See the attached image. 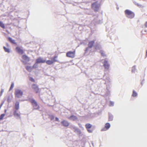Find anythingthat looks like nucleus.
<instances>
[{
  "mask_svg": "<svg viewBox=\"0 0 147 147\" xmlns=\"http://www.w3.org/2000/svg\"><path fill=\"white\" fill-rule=\"evenodd\" d=\"M100 53L101 54V56L103 57H105L107 56L105 54V53L104 51L102 50H100Z\"/></svg>",
  "mask_w": 147,
  "mask_h": 147,
  "instance_id": "23",
  "label": "nucleus"
},
{
  "mask_svg": "<svg viewBox=\"0 0 147 147\" xmlns=\"http://www.w3.org/2000/svg\"><path fill=\"white\" fill-rule=\"evenodd\" d=\"M75 133L79 136H82V132L80 129L78 127H77L73 131Z\"/></svg>",
  "mask_w": 147,
  "mask_h": 147,
  "instance_id": "10",
  "label": "nucleus"
},
{
  "mask_svg": "<svg viewBox=\"0 0 147 147\" xmlns=\"http://www.w3.org/2000/svg\"><path fill=\"white\" fill-rule=\"evenodd\" d=\"M8 40L11 43L15 44H16V43L15 42V40H14L13 39L9 37H8Z\"/></svg>",
  "mask_w": 147,
  "mask_h": 147,
  "instance_id": "19",
  "label": "nucleus"
},
{
  "mask_svg": "<svg viewBox=\"0 0 147 147\" xmlns=\"http://www.w3.org/2000/svg\"><path fill=\"white\" fill-rule=\"evenodd\" d=\"M110 127V124L109 123H107L105 125V128L101 129V131H105L108 129Z\"/></svg>",
  "mask_w": 147,
  "mask_h": 147,
  "instance_id": "14",
  "label": "nucleus"
},
{
  "mask_svg": "<svg viewBox=\"0 0 147 147\" xmlns=\"http://www.w3.org/2000/svg\"><path fill=\"white\" fill-rule=\"evenodd\" d=\"M31 67L30 66H27L26 67V69L28 71L30 72L31 70Z\"/></svg>",
  "mask_w": 147,
  "mask_h": 147,
  "instance_id": "35",
  "label": "nucleus"
},
{
  "mask_svg": "<svg viewBox=\"0 0 147 147\" xmlns=\"http://www.w3.org/2000/svg\"><path fill=\"white\" fill-rule=\"evenodd\" d=\"M30 102L31 103L33 107V109H38L39 108V107L37 102L34 99H32L30 100Z\"/></svg>",
  "mask_w": 147,
  "mask_h": 147,
  "instance_id": "5",
  "label": "nucleus"
},
{
  "mask_svg": "<svg viewBox=\"0 0 147 147\" xmlns=\"http://www.w3.org/2000/svg\"><path fill=\"white\" fill-rule=\"evenodd\" d=\"M94 47L96 50H99L101 49V46L98 43H96L94 45Z\"/></svg>",
  "mask_w": 147,
  "mask_h": 147,
  "instance_id": "18",
  "label": "nucleus"
},
{
  "mask_svg": "<svg viewBox=\"0 0 147 147\" xmlns=\"http://www.w3.org/2000/svg\"><path fill=\"white\" fill-rule=\"evenodd\" d=\"M104 80L105 81V84H109V86H110V85H111L110 83V79L109 77H107L105 79H104Z\"/></svg>",
  "mask_w": 147,
  "mask_h": 147,
  "instance_id": "16",
  "label": "nucleus"
},
{
  "mask_svg": "<svg viewBox=\"0 0 147 147\" xmlns=\"http://www.w3.org/2000/svg\"><path fill=\"white\" fill-rule=\"evenodd\" d=\"M50 118L51 120H53L55 118L54 116L52 115H49Z\"/></svg>",
  "mask_w": 147,
  "mask_h": 147,
  "instance_id": "38",
  "label": "nucleus"
},
{
  "mask_svg": "<svg viewBox=\"0 0 147 147\" xmlns=\"http://www.w3.org/2000/svg\"><path fill=\"white\" fill-rule=\"evenodd\" d=\"M76 127H76V126L73 125H70L69 127L73 131L74 130Z\"/></svg>",
  "mask_w": 147,
  "mask_h": 147,
  "instance_id": "28",
  "label": "nucleus"
},
{
  "mask_svg": "<svg viewBox=\"0 0 147 147\" xmlns=\"http://www.w3.org/2000/svg\"><path fill=\"white\" fill-rule=\"evenodd\" d=\"M7 100V102H11V99L10 98V96H8Z\"/></svg>",
  "mask_w": 147,
  "mask_h": 147,
  "instance_id": "41",
  "label": "nucleus"
},
{
  "mask_svg": "<svg viewBox=\"0 0 147 147\" xmlns=\"http://www.w3.org/2000/svg\"><path fill=\"white\" fill-rule=\"evenodd\" d=\"M4 92V90L3 89H1V92H0V96H1L3 93Z\"/></svg>",
  "mask_w": 147,
  "mask_h": 147,
  "instance_id": "40",
  "label": "nucleus"
},
{
  "mask_svg": "<svg viewBox=\"0 0 147 147\" xmlns=\"http://www.w3.org/2000/svg\"><path fill=\"white\" fill-rule=\"evenodd\" d=\"M80 126H81V125L80 126V127H80Z\"/></svg>",
  "mask_w": 147,
  "mask_h": 147,
  "instance_id": "56",
  "label": "nucleus"
},
{
  "mask_svg": "<svg viewBox=\"0 0 147 147\" xmlns=\"http://www.w3.org/2000/svg\"><path fill=\"white\" fill-rule=\"evenodd\" d=\"M36 63H44L46 62V60L43 59V58L41 57H39L36 60Z\"/></svg>",
  "mask_w": 147,
  "mask_h": 147,
  "instance_id": "9",
  "label": "nucleus"
},
{
  "mask_svg": "<svg viewBox=\"0 0 147 147\" xmlns=\"http://www.w3.org/2000/svg\"><path fill=\"white\" fill-rule=\"evenodd\" d=\"M92 145L93 146H94L93 143H92Z\"/></svg>",
  "mask_w": 147,
  "mask_h": 147,
  "instance_id": "52",
  "label": "nucleus"
},
{
  "mask_svg": "<svg viewBox=\"0 0 147 147\" xmlns=\"http://www.w3.org/2000/svg\"><path fill=\"white\" fill-rule=\"evenodd\" d=\"M13 115L15 117H19L20 118V115L17 112L16 110H15L13 112Z\"/></svg>",
  "mask_w": 147,
  "mask_h": 147,
  "instance_id": "21",
  "label": "nucleus"
},
{
  "mask_svg": "<svg viewBox=\"0 0 147 147\" xmlns=\"http://www.w3.org/2000/svg\"><path fill=\"white\" fill-rule=\"evenodd\" d=\"M75 51H69L67 53L66 56L67 57L73 58L75 56Z\"/></svg>",
  "mask_w": 147,
  "mask_h": 147,
  "instance_id": "7",
  "label": "nucleus"
},
{
  "mask_svg": "<svg viewBox=\"0 0 147 147\" xmlns=\"http://www.w3.org/2000/svg\"><path fill=\"white\" fill-rule=\"evenodd\" d=\"M136 70V66L134 65L132 68L131 72L133 73H135Z\"/></svg>",
  "mask_w": 147,
  "mask_h": 147,
  "instance_id": "34",
  "label": "nucleus"
},
{
  "mask_svg": "<svg viewBox=\"0 0 147 147\" xmlns=\"http://www.w3.org/2000/svg\"><path fill=\"white\" fill-rule=\"evenodd\" d=\"M113 116L110 113H109V121H112L113 119Z\"/></svg>",
  "mask_w": 147,
  "mask_h": 147,
  "instance_id": "24",
  "label": "nucleus"
},
{
  "mask_svg": "<svg viewBox=\"0 0 147 147\" xmlns=\"http://www.w3.org/2000/svg\"><path fill=\"white\" fill-rule=\"evenodd\" d=\"M124 13L126 16L129 19H132L135 16L134 13L129 9H126L124 11Z\"/></svg>",
  "mask_w": 147,
  "mask_h": 147,
  "instance_id": "1",
  "label": "nucleus"
},
{
  "mask_svg": "<svg viewBox=\"0 0 147 147\" xmlns=\"http://www.w3.org/2000/svg\"><path fill=\"white\" fill-rule=\"evenodd\" d=\"M19 103L18 101H16L15 104V108L16 110L19 109Z\"/></svg>",
  "mask_w": 147,
  "mask_h": 147,
  "instance_id": "20",
  "label": "nucleus"
},
{
  "mask_svg": "<svg viewBox=\"0 0 147 147\" xmlns=\"http://www.w3.org/2000/svg\"><path fill=\"white\" fill-rule=\"evenodd\" d=\"M6 112V109L5 110V113Z\"/></svg>",
  "mask_w": 147,
  "mask_h": 147,
  "instance_id": "53",
  "label": "nucleus"
},
{
  "mask_svg": "<svg viewBox=\"0 0 147 147\" xmlns=\"http://www.w3.org/2000/svg\"><path fill=\"white\" fill-rule=\"evenodd\" d=\"M55 120L56 121H59V118L57 117H56L55 118Z\"/></svg>",
  "mask_w": 147,
  "mask_h": 147,
  "instance_id": "43",
  "label": "nucleus"
},
{
  "mask_svg": "<svg viewBox=\"0 0 147 147\" xmlns=\"http://www.w3.org/2000/svg\"><path fill=\"white\" fill-rule=\"evenodd\" d=\"M32 88L36 92V93L38 92L39 89L38 86L35 84H33L32 85Z\"/></svg>",
  "mask_w": 147,
  "mask_h": 147,
  "instance_id": "13",
  "label": "nucleus"
},
{
  "mask_svg": "<svg viewBox=\"0 0 147 147\" xmlns=\"http://www.w3.org/2000/svg\"><path fill=\"white\" fill-rule=\"evenodd\" d=\"M16 49L18 53L19 54H22L24 53L23 50L19 47H16Z\"/></svg>",
  "mask_w": 147,
  "mask_h": 147,
  "instance_id": "15",
  "label": "nucleus"
},
{
  "mask_svg": "<svg viewBox=\"0 0 147 147\" xmlns=\"http://www.w3.org/2000/svg\"><path fill=\"white\" fill-rule=\"evenodd\" d=\"M105 74H104V76H103V77H104V76H105Z\"/></svg>",
  "mask_w": 147,
  "mask_h": 147,
  "instance_id": "54",
  "label": "nucleus"
},
{
  "mask_svg": "<svg viewBox=\"0 0 147 147\" xmlns=\"http://www.w3.org/2000/svg\"><path fill=\"white\" fill-rule=\"evenodd\" d=\"M111 87L109 86V84H107V87L106 88V89L105 90V94L104 95L105 96H110L111 94H110V89Z\"/></svg>",
  "mask_w": 147,
  "mask_h": 147,
  "instance_id": "6",
  "label": "nucleus"
},
{
  "mask_svg": "<svg viewBox=\"0 0 147 147\" xmlns=\"http://www.w3.org/2000/svg\"><path fill=\"white\" fill-rule=\"evenodd\" d=\"M5 116V114L4 113L2 114H1V115H0V120H2L3 119V118Z\"/></svg>",
  "mask_w": 147,
  "mask_h": 147,
  "instance_id": "36",
  "label": "nucleus"
},
{
  "mask_svg": "<svg viewBox=\"0 0 147 147\" xmlns=\"http://www.w3.org/2000/svg\"><path fill=\"white\" fill-rule=\"evenodd\" d=\"M0 26L3 28H5V26L4 24L1 21L0 22Z\"/></svg>",
  "mask_w": 147,
  "mask_h": 147,
  "instance_id": "32",
  "label": "nucleus"
},
{
  "mask_svg": "<svg viewBox=\"0 0 147 147\" xmlns=\"http://www.w3.org/2000/svg\"><path fill=\"white\" fill-rule=\"evenodd\" d=\"M57 58V56L56 55H55L54 57L52 58L51 60L53 62V63L57 61V60L56 59Z\"/></svg>",
  "mask_w": 147,
  "mask_h": 147,
  "instance_id": "25",
  "label": "nucleus"
},
{
  "mask_svg": "<svg viewBox=\"0 0 147 147\" xmlns=\"http://www.w3.org/2000/svg\"><path fill=\"white\" fill-rule=\"evenodd\" d=\"M137 93L134 90L133 91L132 94V96L133 97H135L137 96Z\"/></svg>",
  "mask_w": 147,
  "mask_h": 147,
  "instance_id": "31",
  "label": "nucleus"
},
{
  "mask_svg": "<svg viewBox=\"0 0 147 147\" xmlns=\"http://www.w3.org/2000/svg\"><path fill=\"white\" fill-rule=\"evenodd\" d=\"M68 119L71 120L75 121L77 119V117L74 115H71L68 118Z\"/></svg>",
  "mask_w": 147,
  "mask_h": 147,
  "instance_id": "17",
  "label": "nucleus"
},
{
  "mask_svg": "<svg viewBox=\"0 0 147 147\" xmlns=\"http://www.w3.org/2000/svg\"><path fill=\"white\" fill-rule=\"evenodd\" d=\"M144 79L141 82V84L142 85V86L143 85V83H144Z\"/></svg>",
  "mask_w": 147,
  "mask_h": 147,
  "instance_id": "45",
  "label": "nucleus"
},
{
  "mask_svg": "<svg viewBox=\"0 0 147 147\" xmlns=\"http://www.w3.org/2000/svg\"><path fill=\"white\" fill-rule=\"evenodd\" d=\"M136 5L138 7H140L141 6V5L140 4H139V3H137V4H136Z\"/></svg>",
  "mask_w": 147,
  "mask_h": 147,
  "instance_id": "44",
  "label": "nucleus"
},
{
  "mask_svg": "<svg viewBox=\"0 0 147 147\" xmlns=\"http://www.w3.org/2000/svg\"><path fill=\"white\" fill-rule=\"evenodd\" d=\"M100 5V4L98 3L97 1H96L92 4L91 7L95 12H96L98 11Z\"/></svg>",
  "mask_w": 147,
  "mask_h": 147,
  "instance_id": "2",
  "label": "nucleus"
},
{
  "mask_svg": "<svg viewBox=\"0 0 147 147\" xmlns=\"http://www.w3.org/2000/svg\"><path fill=\"white\" fill-rule=\"evenodd\" d=\"M87 130L88 131L89 133H92L93 131L92 130H91L89 129H87Z\"/></svg>",
  "mask_w": 147,
  "mask_h": 147,
  "instance_id": "42",
  "label": "nucleus"
},
{
  "mask_svg": "<svg viewBox=\"0 0 147 147\" xmlns=\"http://www.w3.org/2000/svg\"><path fill=\"white\" fill-rule=\"evenodd\" d=\"M14 86V83L13 82H12L11 85V86L9 89V91H10L13 88Z\"/></svg>",
  "mask_w": 147,
  "mask_h": 147,
  "instance_id": "33",
  "label": "nucleus"
},
{
  "mask_svg": "<svg viewBox=\"0 0 147 147\" xmlns=\"http://www.w3.org/2000/svg\"><path fill=\"white\" fill-rule=\"evenodd\" d=\"M29 80L30 81H31L32 82H34L35 81L34 80L33 78H32V77H30L29 78Z\"/></svg>",
  "mask_w": 147,
  "mask_h": 147,
  "instance_id": "39",
  "label": "nucleus"
},
{
  "mask_svg": "<svg viewBox=\"0 0 147 147\" xmlns=\"http://www.w3.org/2000/svg\"><path fill=\"white\" fill-rule=\"evenodd\" d=\"M103 66L104 67L105 69H108L110 66L109 64L108 63L107 60L105 59L104 62L103 63Z\"/></svg>",
  "mask_w": 147,
  "mask_h": 147,
  "instance_id": "12",
  "label": "nucleus"
},
{
  "mask_svg": "<svg viewBox=\"0 0 147 147\" xmlns=\"http://www.w3.org/2000/svg\"><path fill=\"white\" fill-rule=\"evenodd\" d=\"M22 57L24 61L22 60L21 61L24 64H26L30 61V58L26 55H23Z\"/></svg>",
  "mask_w": 147,
  "mask_h": 147,
  "instance_id": "8",
  "label": "nucleus"
},
{
  "mask_svg": "<svg viewBox=\"0 0 147 147\" xmlns=\"http://www.w3.org/2000/svg\"><path fill=\"white\" fill-rule=\"evenodd\" d=\"M23 95V92L20 89H17L15 90V95L16 97L18 98H21Z\"/></svg>",
  "mask_w": 147,
  "mask_h": 147,
  "instance_id": "4",
  "label": "nucleus"
},
{
  "mask_svg": "<svg viewBox=\"0 0 147 147\" xmlns=\"http://www.w3.org/2000/svg\"><path fill=\"white\" fill-rule=\"evenodd\" d=\"M85 126L87 129H89L92 127V125L90 123H87L86 124Z\"/></svg>",
  "mask_w": 147,
  "mask_h": 147,
  "instance_id": "27",
  "label": "nucleus"
},
{
  "mask_svg": "<svg viewBox=\"0 0 147 147\" xmlns=\"http://www.w3.org/2000/svg\"><path fill=\"white\" fill-rule=\"evenodd\" d=\"M146 57H147V50H146Z\"/></svg>",
  "mask_w": 147,
  "mask_h": 147,
  "instance_id": "51",
  "label": "nucleus"
},
{
  "mask_svg": "<svg viewBox=\"0 0 147 147\" xmlns=\"http://www.w3.org/2000/svg\"><path fill=\"white\" fill-rule=\"evenodd\" d=\"M38 63H36V61L35 63L32 66V68L34 69H36L38 67Z\"/></svg>",
  "mask_w": 147,
  "mask_h": 147,
  "instance_id": "30",
  "label": "nucleus"
},
{
  "mask_svg": "<svg viewBox=\"0 0 147 147\" xmlns=\"http://www.w3.org/2000/svg\"><path fill=\"white\" fill-rule=\"evenodd\" d=\"M80 126H81V125L80 126V127H80Z\"/></svg>",
  "mask_w": 147,
  "mask_h": 147,
  "instance_id": "55",
  "label": "nucleus"
},
{
  "mask_svg": "<svg viewBox=\"0 0 147 147\" xmlns=\"http://www.w3.org/2000/svg\"><path fill=\"white\" fill-rule=\"evenodd\" d=\"M19 101H27V100H21V99H19Z\"/></svg>",
  "mask_w": 147,
  "mask_h": 147,
  "instance_id": "46",
  "label": "nucleus"
},
{
  "mask_svg": "<svg viewBox=\"0 0 147 147\" xmlns=\"http://www.w3.org/2000/svg\"><path fill=\"white\" fill-rule=\"evenodd\" d=\"M114 105V102L113 101H110L109 102V106L111 107L113 106Z\"/></svg>",
  "mask_w": 147,
  "mask_h": 147,
  "instance_id": "37",
  "label": "nucleus"
},
{
  "mask_svg": "<svg viewBox=\"0 0 147 147\" xmlns=\"http://www.w3.org/2000/svg\"><path fill=\"white\" fill-rule=\"evenodd\" d=\"M61 125L65 127H67L69 126V123L68 122L65 120H63L61 122Z\"/></svg>",
  "mask_w": 147,
  "mask_h": 147,
  "instance_id": "11",
  "label": "nucleus"
},
{
  "mask_svg": "<svg viewBox=\"0 0 147 147\" xmlns=\"http://www.w3.org/2000/svg\"><path fill=\"white\" fill-rule=\"evenodd\" d=\"M3 49L5 52L8 53L10 52V49H9L6 48L5 46L3 47Z\"/></svg>",
  "mask_w": 147,
  "mask_h": 147,
  "instance_id": "26",
  "label": "nucleus"
},
{
  "mask_svg": "<svg viewBox=\"0 0 147 147\" xmlns=\"http://www.w3.org/2000/svg\"><path fill=\"white\" fill-rule=\"evenodd\" d=\"M133 3L135 5H136L137 4V3L135 1H133Z\"/></svg>",
  "mask_w": 147,
  "mask_h": 147,
  "instance_id": "48",
  "label": "nucleus"
},
{
  "mask_svg": "<svg viewBox=\"0 0 147 147\" xmlns=\"http://www.w3.org/2000/svg\"><path fill=\"white\" fill-rule=\"evenodd\" d=\"M94 20L96 23L98 24H100L102 22V19H98V18L95 19Z\"/></svg>",
  "mask_w": 147,
  "mask_h": 147,
  "instance_id": "22",
  "label": "nucleus"
},
{
  "mask_svg": "<svg viewBox=\"0 0 147 147\" xmlns=\"http://www.w3.org/2000/svg\"><path fill=\"white\" fill-rule=\"evenodd\" d=\"M145 26L147 28V22H146L145 24Z\"/></svg>",
  "mask_w": 147,
  "mask_h": 147,
  "instance_id": "47",
  "label": "nucleus"
},
{
  "mask_svg": "<svg viewBox=\"0 0 147 147\" xmlns=\"http://www.w3.org/2000/svg\"><path fill=\"white\" fill-rule=\"evenodd\" d=\"M87 14L88 15H91L92 14V13L91 12L88 13H87Z\"/></svg>",
  "mask_w": 147,
  "mask_h": 147,
  "instance_id": "50",
  "label": "nucleus"
},
{
  "mask_svg": "<svg viewBox=\"0 0 147 147\" xmlns=\"http://www.w3.org/2000/svg\"><path fill=\"white\" fill-rule=\"evenodd\" d=\"M47 64L49 65H51L53 64V62L51 61V60H48L47 61H46L45 62Z\"/></svg>",
  "mask_w": 147,
  "mask_h": 147,
  "instance_id": "29",
  "label": "nucleus"
},
{
  "mask_svg": "<svg viewBox=\"0 0 147 147\" xmlns=\"http://www.w3.org/2000/svg\"><path fill=\"white\" fill-rule=\"evenodd\" d=\"M6 45H7V46L8 47H9V45L8 43H6Z\"/></svg>",
  "mask_w": 147,
  "mask_h": 147,
  "instance_id": "49",
  "label": "nucleus"
},
{
  "mask_svg": "<svg viewBox=\"0 0 147 147\" xmlns=\"http://www.w3.org/2000/svg\"><path fill=\"white\" fill-rule=\"evenodd\" d=\"M94 42L95 41L94 40L90 41L88 42V46L86 48L85 50V53H87L89 51V49H91L93 47H94Z\"/></svg>",
  "mask_w": 147,
  "mask_h": 147,
  "instance_id": "3",
  "label": "nucleus"
}]
</instances>
